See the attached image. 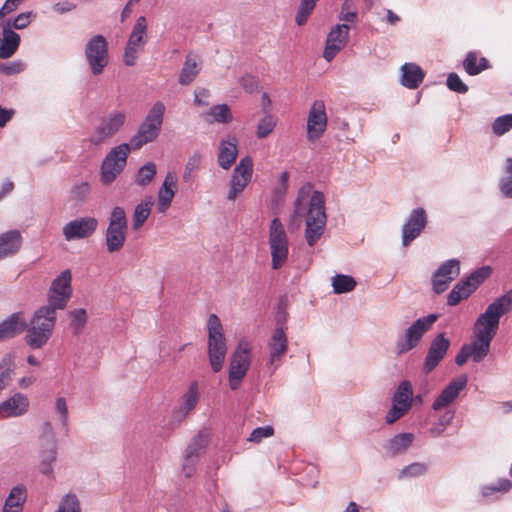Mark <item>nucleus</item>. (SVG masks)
<instances>
[{"label":"nucleus","instance_id":"obj_1","mask_svg":"<svg viewBox=\"0 0 512 512\" xmlns=\"http://www.w3.org/2000/svg\"><path fill=\"white\" fill-rule=\"evenodd\" d=\"M306 215L305 239L309 246H314L324 233L326 225L324 195L314 191L309 196L308 191L301 189L294 201L292 222L299 225Z\"/></svg>","mask_w":512,"mask_h":512},{"label":"nucleus","instance_id":"obj_2","mask_svg":"<svg viewBox=\"0 0 512 512\" xmlns=\"http://www.w3.org/2000/svg\"><path fill=\"white\" fill-rule=\"evenodd\" d=\"M512 309V298L506 294L488 305L475 322L474 336L492 341L497 333L501 316Z\"/></svg>","mask_w":512,"mask_h":512},{"label":"nucleus","instance_id":"obj_3","mask_svg":"<svg viewBox=\"0 0 512 512\" xmlns=\"http://www.w3.org/2000/svg\"><path fill=\"white\" fill-rule=\"evenodd\" d=\"M56 310L53 306L46 305L35 312L25 336L26 343L31 348L40 349L50 339L55 326Z\"/></svg>","mask_w":512,"mask_h":512},{"label":"nucleus","instance_id":"obj_4","mask_svg":"<svg viewBox=\"0 0 512 512\" xmlns=\"http://www.w3.org/2000/svg\"><path fill=\"white\" fill-rule=\"evenodd\" d=\"M208 332V358L213 372H219L224 364L227 354V340L223 325L216 314H211L207 322Z\"/></svg>","mask_w":512,"mask_h":512},{"label":"nucleus","instance_id":"obj_5","mask_svg":"<svg viewBox=\"0 0 512 512\" xmlns=\"http://www.w3.org/2000/svg\"><path fill=\"white\" fill-rule=\"evenodd\" d=\"M166 107L163 102L156 101L140 125L137 133L131 138V148L138 150L147 143L153 142L159 135Z\"/></svg>","mask_w":512,"mask_h":512},{"label":"nucleus","instance_id":"obj_6","mask_svg":"<svg viewBox=\"0 0 512 512\" xmlns=\"http://www.w3.org/2000/svg\"><path fill=\"white\" fill-rule=\"evenodd\" d=\"M268 244L271 254V267L280 269L289 255V238L279 218L272 219L269 226Z\"/></svg>","mask_w":512,"mask_h":512},{"label":"nucleus","instance_id":"obj_7","mask_svg":"<svg viewBox=\"0 0 512 512\" xmlns=\"http://www.w3.org/2000/svg\"><path fill=\"white\" fill-rule=\"evenodd\" d=\"M251 344L241 339L233 352L229 365V386L232 390L239 388L251 364Z\"/></svg>","mask_w":512,"mask_h":512},{"label":"nucleus","instance_id":"obj_8","mask_svg":"<svg viewBox=\"0 0 512 512\" xmlns=\"http://www.w3.org/2000/svg\"><path fill=\"white\" fill-rule=\"evenodd\" d=\"M131 146L120 144L111 149L101 165V181L105 185L111 184L124 169Z\"/></svg>","mask_w":512,"mask_h":512},{"label":"nucleus","instance_id":"obj_9","mask_svg":"<svg viewBox=\"0 0 512 512\" xmlns=\"http://www.w3.org/2000/svg\"><path fill=\"white\" fill-rule=\"evenodd\" d=\"M85 57L93 75L103 73L109 63L108 43L104 36L95 35L85 46Z\"/></svg>","mask_w":512,"mask_h":512},{"label":"nucleus","instance_id":"obj_10","mask_svg":"<svg viewBox=\"0 0 512 512\" xmlns=\"http://www.w3.org/2000/svg\"><path fill=\"white\" fill-rule=\"evenodd\" d=\"M125 121V112H111L106 117H103L100 123L94 128L93 132L89 136V142L95 146L105 143L120 131Z\"/></svg>","mask_w":512,"mask_h":512},{"label":"nucleus","instance_id":"obj_11","mask_svg":"<svg viewBox=\"0 0 512 512\" xmlns=\"http://www.w3.org/2000/svg\"><path fill=\"white\" fill-rule=\"evenodd\" d=\"M254 171V162L252 157L245 156L240 159L234 167L229 181V191L227 199L234 201L249 185Z\"/></svg>","mask_w":512,"mask_h":512},{"label":"nucleus","instance_id":"obj_12","mask_svg":"<svg viewBox=\"0 0 512 512\" xmlns=\"http://www.w3.org/2000/svg\"><path fill=\"white\" fill-rule=\"evenodd\" d=\"M438 315L429 314L428 316L417 319L404 334V341L397 343V353L402 354L412 350L423 335L430 330L432 325L437 321Z\"/></svg>","mask_w":512,"mask_h":512},{"label":"nucleus","instance_id":"obj_13","mask_svg":"<svg viewBox=\"0 0 512 512\" xmlns=\"http://www.w3.org/2000/svg\"><path fill=\"white\" fill-rule=\"evenodd\" d=\"M147 21L144 16H140L132 32L129 36L128 42L124 51V63L127 66H134L138 58V51L144 47L147 42Z\"/></svg>","mask_w":512,"mask_h":512},{"label":"nucleus","instance_id":"obj_14","mask_svg":"<svg viewBox=\"0 0 512 512\" xmlns=\"http://www.w3.org/2000/svg\"><path fill=\"white\" fill-rule=\"evenodd\" d=\"M72 275L69 269L60 273L52 282L49 289L48 305L55 309H64L72 295Z\"/></svg>","mask_w":512,"mask_h":512},{"label":"nucleus","instance_id":"obj_15","mask_svg":"<svg viewBox=\"0 0 512 512\" xmlns=\"http://www.w3.org/2000/svg\"><path fill=\"white\" fill-rule=\"evenodd\" d=\"M413 388L409 381H402L393 396V404L386 415V422L392 424L403 417L412 404Z\"/></svg>","mask_w":512,"mask_h":512},{"label":"nucleus","instance_id":"obj_16","mask_svg":"<svg viewBox=\"0 0 512 512\" xmlns=\"http://www.w3.org/2000/svg\"><path fill=\"white\" fill-rule=\"evenodd\" d=\"M327 114L322 100L313 102L307 118V140L315 142L319 140L327 128Z\"/></svg>","mask_w":512,"mask_h":512},{"label":"nucleus","instance_id":"obj_17","mask_svg":"<svg viewBox=\"0 0 512 512\" xmlns=\"http://www.w3.org/2000/svg\"><path fill=\"white\" fill-rule=\"evenodd\" d=\"M98 227V220L94 217L76 218L63 226L62 232L65 240L85 239L92 236Z\"/></svg>","mask_w":512,"mask_h":512},{"label":"nucleus","instance_id":"obj_18","mask_svg":"<svg viewBox=\"0 0 512 512\" xmlns=\"http://www.w3.org/2000/svg\"><path fill=\"white\" fill-rule=\"evenodd\" d=\"M427 213L423 208L413 209L402 227V243L409 246L420 236L427 225Z\"/></svg>","mask_w":512,"mask_h":512},{"label":"nucleus","instance_id":"obj_19","mask_svg":"<svg viewBox=\"0 0 512 512\" xmlns=\"http://www.w3.org/2000/svg\"><path fill=\"white\" fill-rule=\"evenodd\" d=\"M460 273V263L456 259H450L444 262L433 274L432 285L435 293L440 294L447 290L450 283L458 277Z\"/></svg>","mask_w":512,"mask_h":512},{"label":"nucleus","instance_id":"obj_20","mask_svg":"<svg viewBox=\"0 0 512 512\" xmlns=\"http://www.w3.org/2000/svg\"><path fill=\"white\" fill-rule=\"evenodd\" d=\"M348 38L349 26L346 24H337L327 36L323 57L328 62L332 61L338 52L345 47Z\"/></svg>","mask_w":512,"mask_h":512},{"label":"nucleus","instance_id":"obj_21","mask_svg":"<svg viewBox=\"0 0 512 512\" xmlns=\"http://www.w3.org/2000/svg\"><path fill=\"white\" fill-rule=\"evenodd\" d=\"M450 347V341L444 333L438 334L431 342L424 362L426 372H431L446 355Z\"/></svg>","mask_w":512,"mask_h":512},{"label":"nucleus","instance_id":"obj_22","mask_svg":"<svg viewBox=\"0 0 512 512\" xmlns=\"http://www.w3.org/2000/svg\"><path fill=\"white\" fill-rule=\"evenodd\" d=\"M2 37L0 38V58L12 57L20 45V36L11 29V20H1Z\"/></svg>","mask_w":512,"mask_h":512},{"label":"nucleus","instance_id":"obj_23","mask_svg":"<svg viewBox=\"0 0 512 512\" xmlns=\"http://www.w3.org/2000/svg\"><path fill=\"white\" fill-rule=\"evenodd\" d=\"M177 190V176L174 172H168L157 195V210L165 213L175 196Z\"/></svg>","mask_w":512,"mask_h":512},{"label":"nucleus","instance_id":"obj_24","mask_svg":"<svg viewBox=\"0 0 512 512\" xmlns=\"http://www.w3.org/2000/svg\"><path fill=\"white\" fill-rule=\"evenodd\" d=\"M29 408V400L22 393H15L0 404V417L11 418L24 415Z\"/></svg>","mask_w":512,"mask_h":512},{"label":"nucleus","instance_id":"obj_25","mask_svg":"<svg viewBox=\"0 0 512 512\" xmlns=\"http://www.w3.org/2000/svg\"><path fill=\"white\" fill-rule=\"evenodd\" d=\"M467 384V377L461 376L454 380H452L440 393V395L435 399L433 403V409L434 410H440L446 406H448L450 403H452L457 396L459 395L460 391L465 388Z\"/></svg>","mask_w":512,"mask_h":512},{"label":"nucleus","instance_id":"obj_26","mask_svg":"<svg viewBox=\"0 0 512 512\" xmlns=\"http://www.w3.org/2000/svg\"><path fill=\"white\" fill-rule=\"evenodd\" d=\"M268 347L271 364L278 366L288 349V339L282 328H276L274 330Z\"/></svg>","mask_w":512,"mask_h":512},{"label":"nucleus","instance_id":"obj_27","mask_svg":"<svg viewBox=\"0 0 512 512\" xmlns=\"http://www.w3.org/2000/svg\"><path fill=\"white\" fill-rule=\"evenodd\" d=\"M237 145L236 137H229L221 141L217 161L222 169L228 170L235 163L238 156Z\"/></svg>","mask_w":512,"mask_h":512},{"label":"nucleus","instance_id":"obj_28","mask_svg":"<svg viewBox=\"0 0 512 512\" xmlns=\"http://www.w3.org/2000/svg\"><path fill=\"white\" fill-rule=\"evenodd\" d=\"M23 238L18 230L0 234V260L13 256L21 249Z\"/></svg>","mask_w":512,"mask_h":512},{"label":"nucleus","instance_id":"obj_29","mask_svg":"<svg viewBox=\"0 0 512 512\" xmlns=\"http://www.w3.org/2000/svg\"><path fill=\"white\" fill-rule=\"evenodd\" d=\"M26 326L27 324L22 313L12 314L0 324V341L20 334L25 330Z\"/></svg>","mask_w":512,"mask_h":512},{"label":"nucleus","instance_id":"obj_30","mask_svg":"<svg viewBox=\"0 0 512 512\" xmlns=\"http://www.w3.org/2000/svg\"><path fill=\"white\" fill-rule=\"evenodd\" d=\"M128 228L108 226L105 233V245L109 253H117L122 250L127 238Z\"/></svg>","mask_w":512,"mask_h":512},{"label":"nucleus","instance_id":"obj_31","mask_svg":"<svg viewBox=\"0 0 512 512\" xmlns=\"http://www.w3.org/2000/svg\"><path fill=\"white\" fill-rule=\"evenodd\" d=\"M401 83L409 89H416L423 82L425 73L420 66L414 63H405L401 67Z\"/></svg>","mask_w":512,"mask_h":512},{"label":"nucleus","instance_id":"obj_32","mask_svg":"<svg viewBox=\"0 0 512 512\" xmlns=\"http://www.w3.org/2000/svg\"><path fill=\"white\" fill-rule=\"evenodd\" d=\"M26 498L27 494L24 486L13 487L5 500L2 512H22Z\"/></svg>","mask_w":512,"mask_h":512},{"label":"nucleus","instance_id":"obj_33","mask_svg":"<svg viewBox=\"0 0 512 512\" xmlns=\"http://www.w3.org/2000/svg\"><path fill=\"white\" fill-rule=\"evenodd\" d=\"M490 67L489 61L485 57H480L475 51H470L466 54L463 61V68L470 76H475L487 70Z\"/></svg>","mask_w":512,"mask_h":512},{"label":"nucleus","instance_id":"obj_34","mask_svg":"<svg viewBox=\"0 0 512 512\" xmlns=\"http://www.w3.org/2000/svg\"><path fill=\"white\" fill-rule=\"evenodd\" d=\"M200 72L199 61L196 56L188 55L179 74V83L189 85Z\"/></svg>","mask_w":512,"mask_h":512},{"label":"nucleus","instance_id":"obj_35","mask_svg":"<svg viewBox=\"0 0 512 512\" xmlns=\"http://www.w3.org/2000/svg\"><path fill=\"white\" fill-rule=\"evenodd\" d=\"M474 291V288L471 286L469 281H467V279L461 280L448 294L447 304L449 306H455L461 300L467 299Z\"/></svg>","mask_w":512,"mask_h":512},{"label":"nucleus","instance_id":"obj_36","mask_svg":"<svg viewBox=\"0 0 512 512\" xmlns=\"http://www.w3.org/2000/svg\"><path fill=\"white\" fill-rule=\"evenodd\" d=\"M152 205L151 197L136 205L132 216V229L134 231L139 230L144 225L151 213Z\"/></svg>","mask_w":512,"mask_h":512},{"label":"nucleus","instance_id":"obj_37","mask_svg":"<svg viewBox=\"0 0 512 512\" xmlns=\"http://www.w3.org/2000/svg\"><path fill=\"white\" fill-rule=\"evenodd\" d=\"M414 435L412 433H401L394 436L388 443L387 451L395 456L406 451L412 444Z\"/></svg>","mask_w":512,"mask_h":512},{"label":"nucleus","instance_id":"obj_38","mask_svg":"<svg viewBox=\"0 0 512 512\" xmlns=\"http://www.w3.org/2000/svg\"><path fill=\"white\" fill-rule=\"evenodd\" d=\"M15 369L14 358L6 355L0 362V393L9 385Z\"/></svg>","mask_w":512,"mask_h":512},{"label":"nucleus","instance_id":"obj_39","mask_svg":"<svg viewBox=\"0 0 512 512\" xmlns=\"http://www.w3.org/2000/svg\"><path fill=\"white\" fill-rule=\"evenodd\" d=\"M491 341L475 337L473 342L468 345L471 351V358L474 362L482 361L489 353Z\"/></svg>","mask_w":512,"mask_h":512},{"label":"nucleus","instance_id":"obj_40","mask_svg":"<svg viewBox=\"0 0 512 512\" xmlns=\"http://www.w3.org/2000/svg\"><path fill=\"white\" fill-rule=\"evenodd\" d=\"M277 125V117L267 113L262 117L257 125L256 136L259 139L268 137L275 129Z\"/></svg>","mask_w":512,"mask_h":512},{"label":"nucleus","instance_id":"obj_41","mask_svg":"<svg viewBox=\"0 0 512 512\" xmlns=\"http://www.w3.org/2000/svg\"><path fill=\"white\" fill-rule=\"evenodd\" d=\"M332 286L337 294L347 293L354 290L356 281L351 276L339 274L332 278Z\"/></svg>","mask_w":512,"mask_h":512},{"label":"nucleus","instance_id":"obj_42","mask_svg":"<svg viewBox=\"0 0 512 512\" xmlns=\"http://www.w3.org/2000/svg\"><path fill=\"white\" fill-rule=\"evenodd\" d=\"M157 172L156 165L153 162H148L139 168L135 182L139 186H147L155 177Z\"/></svg>","mask_w":512,"mask_h":512},{"label":"nucleus","instance_id":"obj_43","mask_svg":"<svg viewBox=\"0 0 512 512\" xmlns=\"http://www.w3.org/2000/svg\"><path fill=\"white\" fill-rule=\"evenodd\" d=\"M202 161V155L195 151L187 160L183 172V180L184 182H190L193 180L194 173L197 172L200 168Z\"/></svg>","mask_w":512,"mask_h":512},{"label":"nucleus","instance_id":"obj_44","mask_svg":"<svg viewBox=\"0 0 512 512\" xmlns=\"http://www.w3.org/2000/svg\"><path fill=\"white\" fill-rule=\"evenodd\" d=\"M318 1L319 0H301L295 17L298 26H302L307 22Z\"/></svg>","mask_w":512,"mask_h":512},{"label":"nucleus","instance_id":"obj_45","mask_svg":"<svg viewBox=\"0 0 512 512\" xmlns=\"http://www.w3.org/2000/svg\"><path fill=\"white\" fill-rule=\"evenodd\" d=\"M199 399V391L197 382H192L188 390L183 395V407L185 414L193 410Z\"/></svg>","mask_w":512,"mask_h":512},{"label":"nucleus","instance_id":"obj_46","mask_svg":"<svg viewBox=\"0 0 512 512\" xmlns=\"http://www.w3.org/2000/svg\"><path fill=\"white\" fill-rule=\"evenodd\" d=\"M428 471V465L426 463L414 462L406 467H404L400 473L399 478H416L423 476Z\"/></svg>","mask_w":512,"mask_h":512},{"label":"nucleus","instance_id":"obj_47","mask_svg":"<svg viewBox=\"0 0 512 512\" xmlns=\"http://www.w3.org/2000/svg\"><path fill=\"white\" fill-rule=\"evenodd\" d=\"M505 175L500 181V190L506 196L512 197V158H507L505 162Z\"/></svg>","mask_w":512,"mask_h":512},{"label":"nucleus","instance_id":"obj_48","mask_svg":"<svg viewBox=\"0 0 512 512\" xmlns=\"http://www.w3.org/2000/svg\"><path fill=\"white\" fill-rule=\"evenodd\" d=\"M512 129V114L497 117L492 124V131L497 136H502Z\"/></svg>","mask_w":512,"mask_h":512},{"label":"nucleus","instance_id":"obj_49","mask_svg":"<svg viewBox=\"0 0 512 512\" xmlns=\"http://www.w3.org/2000/svg\"><path fill=\"white\" fill-rule=\"evenodd\" d=\"M213 119L220 123H229L232 121V114L226 104L215 105L208 112Z\"/></svg>","mask_w":512,"mask_h":512},{"label":"nucleus","instance_id":"obj_50","mask_svg":"<svg viewBox=\"0 0 512 512\" xmlns=\"http://www.w3.org/2000/svg\"><path fill=\"white\" fill-rule=\"evenodd\" d=\"M56 512H81L77 496L74 494H67L63 497Z\"/></svg>","mask_w":512,"mask_h":512},{"label":"nucleus","instance_id":"obj_51","mask_svg":"<svg viewBox=\"0 0 512 512\" xmlns=\"http://www.w3.org/2000/svg\"><path fill=\"white\" fill-rule=\"evenodd\" d=\"M108 226L128 228L127 217L124 208L116 206L112 209Z\"/></svg>","mask_w":512,"mask_h":512},{"label":"nucleus","instance_id":"obj_52","mask_svg":"<svg viewBox=\"0 0 512 512\" xmlns=\"http://www.w3.org/2000/svg\"><path fill=\"white\" fill-rule=\"evenodd\" d=\"M71 317V326L74 328L76 334H78L84 327L87 321V314L85 309H75L69 313Z\"/></svg>","mask_w":512,"mask_h":512},{"label":"nucleus","instance_id":"obj_53","mask_svg":"<svg viewBox=\"0 0 512 512\" xmlns=\"http://www.w3.org/2000/svg\"><path fill=\"white\" fill-rule=\"evenodd\" d=\"M91 191V187L87 182L75 184L70 190V197L74 201H84Z\"/></svg>","mask_w":512,"mask_h":512},{"label":"nucleus","instance_id":"obj_54","mask_svg":"<svg viewBox=\"0 0 512 512\" xmlns=\"http://www.w3.org/2000/svg\"><path fill=\"white\" fill-rule=\"evenodd\" d=\"M204 447V439L201 436L195 437L186 449L187 461L198 460L200 451Z\"/></svg>","mask_w":512,"mask_h":512},{"label":"nucleus","instance_id":"obj_55","mask_svg":"<svg viewBox=\"0 0 512 512\" xmlns=\"http://www.w3.org/2000/svg\"><path fill=\"white\" fill-rule=\"evenodd\" d=\"M491 274V268L490 267H482L475 272H473L469 277H467V281L471 284V286L474 288V290L477 289V287L485 280L487 279Z\"/></svg>","mask_w":512,"mask_h":512},{"label":"nucleus","instance_id":"obj_56","mask_svg":"<svg viewBox=\"0 0 512 512\" xmlns=\"http://www.w3.org/2000/svg\"><path fill=\"white\" fill-rule=\"evenodd\" d=\"M446 84L451 91L460 94H464L468 91V86L460 79L456 73H450L448 75Z\"/></svg>","mask_w":512,"mask_h":512},{"label":"nucleus","instance_id":"obj_57","mask_svg":"<svg viewBox=\"0 0 512 512\" xmlns=\"http://www.w3.org/2000/svg\"><path fill=\"white\" fill-rule=\"evenodd\" d=\"M512 487V483L508 479H501L496 485L484 486L482 488V495L487 497L494 492H507Z\"/></svg>","mask_w":512,"mask_h":512},{"label":"nucleus","instance_id":"obj_58","mask_svg":"<svg viewBox=\"0 0 512 512\" xmlns=\"http://www.w3.org/2000/svg\"><path fill=\"white\" fill-rule=\"evenodd\" d=\"M274 434V429L272 426H264L255 428L249 437L250 442L260 443L264 438L271 437Z\"/></svg>","mask_w":512,"mask_h":512},{"label":"nucleus","instance_id":"obj_59","mask_svg":"<svg viewBox=\"0 0 512 512\" xmlns=\"http://www.w3.org/2000/svg\"><path fill=\"white\" fill-rule=\"evenodd\" d=\"M34 17H36V14L33 12L20 13L13 21H11V29L14 28L21 30L27 28Z\"/></svg>","mask_w":512,"mask_h":512},{"label":"nucleus","instance_id":"obj_60","mask_svg":"<svg viewBox=\"0 0 512 512\" xmlns=\"http://www.w3.org/2000/svg\"><path fill=\"white\" fill-rule=\"evenodd\" d=\"M357 18V13L354 10V5L350 0H345L341 7L340 20L345 22H354Z\"/></svg>","mask_w":512,"mask_h":512},{"label":"nucleus","instance_id":"obj_61","mask_svg":"<svg viewBox=\"0 0 512 512\" xmlns=\"http://www.w3.org/2000/svg\"><path fill=\"white\" fill-rule=\"evenodd\" d=\"M24 0H6L2 7L0 8V21L4 20L3 18L14 12L18 9V7L23 3Z\"/></svg>","mask_w":512,"mask_h":512},{"label":"nucleus","instance_id":"obj_62","mask_svg":"<svg viewBox=\"0 0 512 512\" xmlns=\"http://www.w3.org/2000/svg\"><path fill=\"white\" fill-rule=\"evenodd\" d=\"M240 85L248 92L254 93L258 90V81L251 75H245L239 80Z\"/></svg>","mask_w":512,"mask_h":512},{"label":"nucleus","instance_id":"obj_63","mask_svg":"<svg viewBox=\"0 0 512 512\" xmlns=\"http://www.w3.org/2000/svg\"><path fill=\"white\" fill-rule=\"evenodd\" d=\"M24 69L25 64L20 60L10 62L1 67L2 72L7 75L18 74L22 72Z\"/></svg>","mask_w":512,"mask_h":512},{"label":"nucleus","instance_id":"obj_64","mask_svg":"<svg viewBox=\"0 0 512 512\" xmlns=\"http://www.w3.org/2000/svg\"><path fill=\"white\" fill-rule=\"evenodd\" d=\"M195 99L194 102L198 106H208L209 101L208 98L210 97V91L205 88H197L195 90Z\"/></svg>","mask_w":512,"mask_h":512}]
</instances>
